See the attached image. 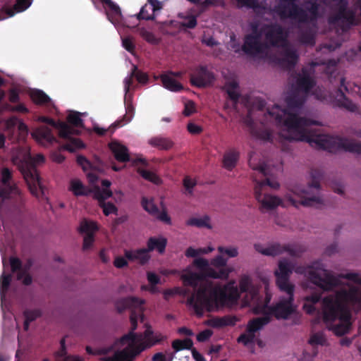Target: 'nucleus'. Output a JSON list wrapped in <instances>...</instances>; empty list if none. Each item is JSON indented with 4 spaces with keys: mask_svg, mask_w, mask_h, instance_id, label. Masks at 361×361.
Wrapping results in <instances>:
<instances>
[{
    "mask_svg": "<svg viewBox=\"0 0 361 361\" xmlns=\"http://www.w3.org/2000/svg\"><path fill=\"white\" fill-rule=\"evenodd\" d=\"M293 272L306 276L311 282L324 290L331 293L322 299V311L326 322H335L330 328L336 335L348 332L351 310L361 307V277L356 273L334 275L325 268L321 260L308 266L281 258L274 271L276 285L284 296H280L276 305L271 307L266 304V310L259 314L277 319H288L295 313L293 304L295 285L290 281Z\"/></svg>",
    "mask_w": 361,
    "mask_h": 361,
    "instance_id": "nucleus-1",
    "label": "nucleus"
},
{
    "mask_svg": "<svg viewBox=\"0 0 361 361\" xmlns=\"http://www.w3.org/2000/svg\"><path fill=\"white\" fill-rule=\"evenodd\" d=\"M249 166L255 171V196L262 212L273 210L279 206L285 207L287 205H292L298 209L301 206L319 207L324 204V200L320 192L319 175L312 173V180L306 187L294 185L288 188L282 199L276 195L262 192L266 185L272 189L279 188V182L275 179H271L269 176H275L281 171L282 162L280 159H249Z\"/></svg>",
    "mask_w": 361,
    "mask_h": 361,
    "instance_id": "nucleus-2",
    "label": "nucleus"
},
{
    "mask_svg": "<svg viewBox=\"0 0 361 361\" xmlns=\"http://www.w3.org/2000/svg\"><path fill=\"white\" fill-rule=\"evenodd\" d=\"M306 95L293 90L286 97V109L274 105L267 113L274 118L276 124L286 128L288 133L287 140L304 141L318 149L331 153L350 152L361 155V142L342 136L318 134L310 128L312 121L300 117L293 111L300 109L305 102Z\"/></svg>",
    "mask_w": 361,
    "mask_h": 361,
    "instance_id": "nucleus-3",
    "label": "nucleus"
},
{
    "mask_svg": "<svg viewBox=\"0 0 361 361\" xmlns=\"http://www.w3.org/2000/svg\"><path fill=\"white\" fill-rule=\"evenodd\" d=\"M239 288L234 280L221 286L212 282L201 284L188 300V304L193 309L198 317L204 312H212L219 307H232L237 304L240 293H245L243 300L245 306H249L255 314L266 310V304L269 303L271 295L266 290L264 298L259 295V286L253 283L248 274H242L238 281Z\"/></svg>",
    "mask_w": 361,
    "mask_h": 361,
    "instance_id": "nucleus-4",
    "label": "nucleus"
},
{
    "mask_svg": "<svg viewBox=\"0 0 361 361\" xmlns=\"http://www.w3.org/2000/svg\"><path fill=\"white\" fill-rule=\"evenodd\" d=\"M219 255L209 262L206 258L195 259L192 264L184 269L180 273V279L185 286L196 287L205 278L214 279H227L233 271V268L227 267V259L238 256V248L235 246H219Z\"/></svg>",
    "mask_w": 361,
    "mask_h": 361,
    "instance_id": "nucleus-5",
    "label": "nucleus"
},
{
    "mask_svg": "<svg viewBox=\"0 0 361 361\" xmlns=\"http://www.w3.org/2000/svg\"><path fill=\"white\" fill-rule=\"evenodd\" d=\"M138 318L142 320V314L137 315L133 312L130 316L131 330L116 343V350L111 357L102 359L100 361H133L134 357L145 349L157 343L161 338L153 336L151 329L147 328L143 334H135L133 331L137 328Z\"/></svg>",
    "mask_w": 361,
    "mask_h": 361,
    "instance_id": "nucleus-6",
    "label": "nucleus"
},
{
    "mask_svg": "<svg viewBox=\"0 0 361 361\" xmlns=\"http://www.w3.org/2000/svg\"><path fill=\"white\" fill-rule=\"evenodd\" d=\"M78 163L85 173L90 186L86 187L81 180L74 178L70 180L68 190L75 196H87L90 193L94 195V188H99L96 184L98 175L105 171V166L101 159H78Z\"/></svg>",
    "mask_w": 361,
    "mask_h": 361,
    "instance_id": "nucleus-7",
    "label": "nucleus"
},
{
    "mask_svg": "<svg viewBox=\"0 0 361 361\" xmlns=\"http://www.w3.org/2000/svg\"><path fill=\"white\" fill-rule=\"evenodd\" d=\"M19 169L24 176L28 188L32 194L36 197H39L44 194V188L38 173L35 169L36 159H17ZM37 161L39 159H37Z\"/></svg>",
    "mask_w": 361,
    "mask_h": 361,
    "instance_id": "nucleus-8",
    "label": "nucleus"
},
{
    "mask_svg": "<svg viewBox=\"0 0 361 361\" xmlns=\"http://www.w3.org/2000/svg\"><path fill=\"white\" fill-rule=\"evenodd\" d=\"M269 322V316L265 314L250 320L246 326L245 331L238 338V342L247 347L257 343L260 348H262L264 346L263 341L258 338L259 331Z\"/></svg>",
    "mask_w": 361,
    "mask_h": 361,
    "instance_id": "nucleus-9",
    "label": "nucleus"
},
{
    "mask_svg": "<svg viewBox=\"0 0 361 361\" xmlns=\"http://www.w3.org/2000/svg\"><path fill=\"white\" fill-rule=\"evenodd\" d=\"M281 19L290 18L298 23L308 22L309 15L305 9L295 4V0H281L274 9Z\"/></svg>",
    "mask_w": 361,
    "mask_h": 361,
    "instance_id": "nucleus-10",
    "label": "nucleus"
},
{
    "mask_svg": "<svg viewBox=\"0 0 361 361\" xmlns=\"http://www.w3.org/2000/svg\"><path fill=\"white\" fill-rule=\"evenodd\" d=\"M111 185V183L109 180H103L102 181V188H95L94 190V198L98 200L99 206L106 216L117 213V208L114 204L104 202L105 200L112 196V192L109 190Z\"/></svg>",
    "mask_w": 361,
    "mask_h": 361,
    "instance_id": "nucleus-11",
    "label": "nucleus"
},
{
    "mask_svg": "<svg viewBox=\"0 0 361 361\" xmlns=\"http://www.w3.org/2000/svg\"><path fill=\"white\" fill-rule=\"evenodd\" d=\"M262 30L269 47H279L287 42L284 29L278 23L264 25Z\"/></svg>",
    "mask_w": 361,
    "mask_h": 361,
    "instance_id": "nucleus-12",
    "label": "nucleus"
},
{
    "mask_svg": "<svg viewBox=\"0 0 361 361\" xmlns=\"http://www.w3.org/2000/svg\"><path fill=\"white\" fill-rule=\"evenodd\" d=\"M269 46L262 41L260 35H245L241 50L247 55L256 56L266 51Z\"/></svg>",
    "mask_w": 361,
    "mask_h": 361,
    "instance_id": "nucleus-13",
    "label": "nucleus"
},
{
    "mask_svg": "<svg viewBox=\"0 0 361 361\" xmlns=\"http://www.w3.org/2000/svg\"><path fill=\"white\" fill-rule=\"evenodd\" d=\"M336 7V13L329 18V23L337 24L341 22L343 24L345 23L347 28H349L354 23L355 12L348 8V2L345 0H339Z\"/></svg>",
    "mask_w": 361,
    "mask_h": 361,
    "instance_id": "nucleus-14",
    "label": "nucleus"
},
{
    "mask_svg": "<svg viewBox=\"0 0 361 361\" xmlns=\"http://www.w3.org/2000/svg\"><path fill=\"white\" fill-rule=\"evenodd\" d=\"M214 80V74L206 66H197L190 75V84L199 88L209 87Z\"/></svg>",
    "mask_w": 361,
    "mask_h": 361,
    "instance_id": "nucleus-15",
    "label": "nucleus"
},
{
    "mask_svg": "<svg viewBox=\"0 0 361 361\" xmlns=\"http://www.w3.org/2000/svg\"><path fill=\"white\" fill-rule=\"evenodd\" d=\"M11 172L7 168L1 170L0 185V199L1 202L13 198L19 194V190L15 184L10 182Z\"/></svg>",
    "mask_w": 361,
    "mask_h": 361,
    "instance_id": "nucleus-16",
    "label": "nucleus"
},
{
    "mask_svg": "<svg viewBox=\"0 0 361 361\" xmlns=\"http://www.w3.org/2000/svg\"><path fill=\"white\" fill-rule=\"evenodd\" d=\"M254 248L258 253L269 257H276L286 252H288L291 255H298L294 253L288 245H281L278 243H269L267 244L257 243L254 244Z\"/></svg>",
    "mask_w": 361,
    "mask_h": 361,
    "instance_id": "nucleus-17",
    "label": "nucleus"
},
{
    "mask_svg": "<svg viewBox=\"0 0 361 361\" xmlns=\"http://www.w3.org/2000/svg\"><path fill=\"white\" fill-rule=\"evenodd\" d=\"M281 47L282 48L281 63L288 70L294 68L299 59L297 50L288 42L282 44Z\"/></svg>",
    "mask_w": 361,
    "mask_h": 361,
    "instance_id": "nucleus-18",
    "label": "nucleus"
},
{
    "mask_svg": "<svg viewBox=\"0 0 361 361\" xmlns=\"http://www.w3.org/2000/svg\"><path fill=\"white\" fill-rule=\"evenodd\" d=\"M39 120L59 130V135L64 139H70L71 135L78 134L79 133L78 130L63 121H55L54 119L46 116L40 117Z\"/></svg>",
    "mask_w": 361,
    "mask_h": 361,
    "instance_id": "nucleus-19",
    "label": "nucleus"
},
{
    "mask_svg": "<svg viewBox=\"0 0 361 361\" xmlns=\"http://www.w3.org/2000/svg\"><path fill=\"white\" fill-rule=\"evenodd\" d=\"M342 87H343L345 90L348 91V87L345 85L344 78H341V87L338 88L335 92L336 105L338 107L344 108L350 112L357 111L358 110V106L346 97L342 90Z\"/></svg>",
    "mask_w": 361,
    "mask_h": 361,
    "instance_id": "nucleus-20",
    "label": "nucleus"
},
{
    "mask_svg": "<svg viewBox=\"0 0 361 361\" xmlns=\"http://www.w3.org/2000/svg\"><path fill=\"white\" fill-rule=\"evenodd\" d=\"M6 128L9 133L14 136L17 133L16 139L18 141L24 140L28 135V128L21 120L16 117H11L6 121Z\"/></svg>",
    "mask_w": 361,
    "mask_h": 361,
    "instance_id": "nucleus-21",
    "label": "nucleus"
},
{
    "mask_svg": "<svg viewBox=\"0 0 361 361\" xmlns=\"http://www.w3.org/2000/svg\"><path fill=\"white\" fill-rule=\"evenodd\" d=\"M245 123L250 128L251 134L256 138L264 141L271 140L272 134L269 130L266 128L257 129L255 128V123L252 116V109H249L245 118Z\"/></svg>",
    "mask_w": 361,
    "mask_h": 361,
    "instance_id": "nucleus-22",
    "label": "nucleus"
},
{
    "mask_svg": "<svg viewBox=\"0 0 361 361\" xmlns=\"http://www.w3.org/2000/svg\"><path fill=\"white\" fill-rule=\"evenodd\" d=\"M32 136L39 144L48 146L56 142V138L52 133L51 130L47 126H42L35 129Z\"/></svg>",
    "mask_w": 361,
    "mask_h": 361,
    "instance_id": "nucleus-23",
    "label": "nucleus"
},
{
    "mask_svg": "<svg viewBox=\"0 0 361 361\" xmlns=\"http://www.w3.org/2000/svg\"><path fill=\"white\" fill-rule=\"evenodd\" d=\"M9 262L12 271L18 273V279L22 281L25 285L30 284L32 281V279L27 273V265L22 266L19 259L15 257H11Z\"/></svg>",
    "mask_w": 361,
    "mask_h": 361,
    "instance_id": "nucleus-24",
    "label": "nucleus"
},
{
    "mask_svg": "<svg viewBox=\"0 0 361 361\" xmlns=\"http://www.w3.org/2000/svg\"><path fill=\"white\" fill-rule=\"evenodd\" d=\"M147 248H142L135 250H126L125 257L130 261H135L140 264H144L150 259Z\"/></svg>",
    "mask_w": 361,
    "mask_h": 361,
    "instance_id": "nucleus-25",
    "label": "nucleus"
},
{
    "mask_svg": "<svg viewBox=\"0 0 361 361\" xmlns=\"http://www.w3.org/2000/svg\"><path fill=\"white\" fill-rule=\"evenodd\" d=\"M33 0H16L13 8L3 6L0 9L1 13H6L8 17H12L16 13H20L27 9L32 4Z\"/></svg>",
    "mask_w": 361,
    "mask_h": 361,
    "instance_id": "nucleus-26",
    "label": "nucleus"
},
{
    "mask_svg": "<svg viewBox=\"0 0 361 361\" xmlns=\"http://www.w3.org/2000/svg\"><path fill=\"white\" fill-rule=\"evenodd\" d=\"M145 300L137 298H128L117 301L116 306L118 312H122L126 308H138L142 311V305Z\"/></svg>",
    "mask_w": 361,
    "mask_h": 361,
    "instance_id": "nucleus-27",
    "label": "nucleus"
},
{
    "mask_svg": "<svg viewBox=\"0 0 361 361\" xmlns=\"http://www.w3.org/2000/svg\"><path fill=\"white\" fill-rule=\"evenodd\" d=\"M109 147L114 155V158H130L128 147L118 140H112L109 143Z\"/></svg>",
    "mask_w": 361,
    "mask_h": 361,
    "instance_id": "nucleus-28",
    "label": "nucleus"
},
{
    "mask_svg": "<svg viewBox=\"0 0 361 361\" xmlns=\"http://www.w3.org/2000/svg\"><path fill=\"white\" fill-rule=\"evenodd\" d=\"M296 85L297 87L295 90H298L306 95L314 87V81L309 75H304L297 79Z\"/></svg>",
    "mask_w": 361,
    "mask_h": 361,
    "instance_id": "nucleus-29",
    "label": "nucleus"
},
{
    "mask_svg": "<svg viewBox=\"0 0 361 361\" xmlns=\"http://www.w3.org/2000/svg\"><path fill=\"white\" fill-rule=\"evenodd\" d=\"M167 240L164 237H152L147 240V250L149 252L157 250L159 253H163L165 250Z\"/></svg>",
    "mask_w": 361,
    "mask_h": 361,
    "instance_id": "nucleus-30",
    "label": "nucleus"
},
{
    "mask_svg": "<svg viewBox=\"0 0 361 361\" xmlns=\"http://www.w3.org/2000/svg\"><path fill=\"white\" fill-rule=\"evenodd\" d=\"M238 321L235 316H225L223 317H216L207 322V324L214 328H220L226 326H233Z\"/></svg>",
    "mask_w": 361,
    "mask_h": 361,
    "instance_id": "nucleus-31",
    "label": "nucleus"
},
{
    "mask_svg": "<svg viewBox=\"0 0 361 361\" xmlns=\"http://www.w3.org/2000/svg\"><path fill=\"white\" fill-rule=\"evenodd\" d=\"M161 80L163 86L172 92H180L183 90L182 84L175 80L171 75L164 74L161 75Z\"/></svg>",
    "mask_w": 361,
    "mask_h": 361,
    "instance_id": "nucleus-32",
    "label": "nucleus"
},
{
    "mask_svg": "<svg viewBox=\"0 0 361 361\" xmlns=\"http://www.w3.org/2000/svg\"><path fill=\"white\" fill-rule=\"evenodd\" d=\"M187 225L198 228H206L208 229H212L213 228L210 218L206 215L189 219L187 221Z\"/></svg>",
    "mask_w": 361,
    "mask_h": 361,
    "instance_id": "nucleus-33",
    "label": "nucleus"
},
{
    "mask_svg": "<svg viewBox=\"0 0 361 361\" xmlns=\"http://www.w3.org/2000/svg\"><path fill=\"white\" fill-rule=\"evenodd\" d=\"M320 295L313 293L304 298L303 309L308 314H312L317 310L316 305L320 300Z\"/></svg>",
    "mask_w": 361,
    "mask_h": 361,
    "instance_id": "nucleus-34",
    "label": "nucleus"
},
{
    "mask_svg": "<svg viewBox=\"0 0 361 361\" xmlns=\"http://www.w3.org/2000/svg\"><path fill=\"white\" fill-rule=\"evenodd\" d=\"M149 143L152 147L165 150L171 149L173 145V142L169 138L160 136L152 137L149 140Z\"/></svg>",
    "mask_w": 361,
    "mask_h": 361,
    "instance_id": "nucleus-35",
    "label": "nucleus"
},
{
    "mask_svg": "<svg viewBox=\"0 0 361 361\" xmlns=\"http://www.w3.org/2000/svg\"><path fill=\"white\" fill-rule=\"evenodd\" d=\"M134 115V108L131 104L126 106V114L120 120L115 121L109 128L114 132L116 128H121L130 122Z\"/></svg>",
    "mask_w": 361,
    "mask_h": 361,
    "instance_id": "nucleus-36",
    "label": "nucleus"
},
{
    "mask_svg": "<svg viewBox=\"0 0 361 361\" xmlns=\"http://www.w3.org/2000/svg\"><path fill=\"white\" fill-rule=\"evenodd\" d=\"M99 1L109 8V12H107V16L111 22H113V18L118 19L121 16L120 7L111 0Z\"/></svg>",
    "mask_w": 361,
    "mask_h": 361,
    "instance_id": "nucleus-37",
    "label": "nucleus"
},
{
    "mask_svg": "<svg viewBox=\"0 0 361 361\" xmlns=\"http://www.w3.org/2000/svg\"><path fill=\"white\" fill-rule=\"evenodd\" d=\"M30 97L34 103L38 105H44L51 102L50 97L42 90H34L30 93Z\"/></svg>",
    "mask_w": 361,
    "mask_h": 361,
    "instance_id": "nucleus-38",
    "label": "nucleus"
},
{
    "mask_svg": "<svg viewBox=\"0 0 361 361\" xmlns=\"http://www.w3.org/2000/svg\"><path fill=\"white\" fill-rule=\"evenodd\" d=\"M11 158H33L30 153L28 147L25 146L24 144L22 145H18L15 148L14 154ZM35 158H44V155L42 154H38Z\"/></svg>",
    "mask_w": 361,
    "mask_h": 361,
    "instance_id": "nucleus-39",
    "label": "nucleus"
},
{
    "mask_svg": "<svg viewBox=\"0 0 361 361\" xmlns=\"http://www.w3.org/2000/svg\"><path fill=\"white\" fill-rule=\"evenodd\" d=\"M98 230V226L94 221L83 219L80 225V231L85 235H94Z\"/></svg>",
    "mask_w": 361,
    "mask_h": 361,
    "instance_id": "nucleus-40",
    "label": "nucleus"
},
{
    "mask_svg": "<svg viewBox=\"0 0 361 361\" xmlns=\"http://www.w3.org/2000/svg\"><path fill=\"white\" fill-rule=\"evenodd\" d=\"M137 172L145 180L152 182L156 185H160L162 183L161 179L154 172L144 169H137Z\"/></svg>",
    "mask_w": 361,
    "mask_h": 361,
    "instance_id": "nucleus-41",
    "label": "nucleus"
},
{
    "mask_svg": "<svg viewBox=\"0 0 361 361\" xmlns=\"http://www.w3.org/2000/svg\"><path fill=\"white\" fill-rule=\"evenodd\" d=\"M61 349L56 353L57 361H81L80 358L78 356L67 355L65 349V340L62 339L61 341Z\"/></svg>",
    "mask_w": 361,
    "mask_h": 361,
    "instance_id": "nucleus-42",
    "label": "nucleus"
},
{
    "mask_svg": "<svg viewBox=\"0 0 361 361\" xmlns=\"http://www.w3.org/2000/svg\"><path fill=\"white\" fill-rule=\"evenodd\" d=\"M11 281V275L6 274L5 271H4L0 278V293L1 300H3L6 297V293L8 289Z\"/></svg>",
    "mask_w": 361,
    "mask_h": 361,
    "instance_id": "nucleus-43",
    "label": "nucleus"
},
{
    "mask_svg": "<svg viewBox=\"0 0 361 361\" xmlns=\"http://www.w3.org/2000/svg\"><path fill=\"white\" fill-rule=\"evenodd\" d=\"M298 40L302 44L314 46L315 44L314 35L311 30L302 31L298 36Z\"/></svg>",
    "mask_w": 361,
    "mask_h": 361,
    "instance_id": "nucleus-44",
    "label": "nucleus"
},
{
    "mask_svg": "<svg viewBox=\"0 0 361 361\" xmlns=\"http://www.w3.org/2000/svg\"><path fill=\"white\" fill-rule=\"evenodd\" d=\"M67 122L75 128H84V123L81 118V114L78 111H71L66 118Z\"/></svg>",
    "mask_w": 361,
    "mask_h": 361,
    "instance_id": "nucleus-45",
    "label": "nucleus"
},
{
    "mask_svg": "<svg viewBox=\"0 0 361 361\" xmlns=\"http://www.w3.org/2000/svg\"><path fill=\"white\" fill-rule=\"evenodd\" d=\"M42 314V312L39 309L26 310L24 313L25 315V323L24 328L25 329H27L29 326V324L40 317Z\"/></svg>",
    "mask_w": 361,
    "mask_h": 361,
    "instance_id": "nucleus-46",
    "label": "nucleus"
},
{
    "mask_svg": "<svg viewBox=\"0 0 361 361\" xmlns=\"http://www.w3.org/2000/svg\"><path fill=\"white\" fill-rule=\"evenodd\" d=\"M238 85L235 82H231L228 84L226 92L229 98L234 102L237 103L240 98V94L236 91Z\"/></svg>",
    "mask_w": 361,
    "mask_h": 361,
    "instance_id": "nucleus-47",
    "label": "nucleus"
},
{
    "mask_svg": "<svg viewBox=\"0 0 361 361\" xmlns=\"http://www.w3.org/2000/svg\"><path fill=\"white\" fill-rule=\"evenodd\" d=\"M142 204L143 208L152 215H154L158 213V209L154 203L152 198L143 197L142 200Z\"/></svg>",
    "mask_w": 361,
    "mask_h": 361,
    "instance_id": "nucleus-48",
    "label": "nucleus"
},
{
    "mask_svg": "<svg viewBox=\"0 0 361 361\" xmlns=\"http://www.w3.org/2000/svg\"><path fill=\"white\" fill-rule=\"evenodd\" d=\"M140 36L147 42L152 44H158L159 39L155 36V35L144 28H142L140 32Z\"/></svg>",
    "mask_w": 361,
    "mask_h": 361,
    "instance_id": "nucleus-49",
    "label": "nucleus"
},
{
    "mask_svg": "<svg viewBox=\"0 0 361 361\" xmlns=\"http://www.w3.org/2000/svg\"><path fill=\"white\" fill-rule=\"evenodd\" d=\"M172 346L176 351H179L183 349H189L192 346V342L190 339H185L183 341L175 340Z\"/></svg>",
    "mask_w": 361,
    "mask_h": 361,
    "instance_id": "nucleus-50",
    "label": "nucleus"
},
{
    "mask_svg": "<svg viewBox=\"0 0 361 361\" xmlns=\"http://www.w3.org/2000/svg\"><path fill=\"white\" fill-rule=\"evenodd\" d=\"M84 147L85 145L80 139L73 138L70 140V142L64 146V148L69 152H74L75 150L82 149Z\"/></svg>",
    "mask_w": 361,
    "mask_h": 361,
    "instance_id": "nucleus-51",
    "label": "nucleus"
},
{
    "mask_svg": "<svg viewBox=\"0 0 361 361\" xmlns=\"http://www.w3.org/2000/svg\"><path fill=\"white\" fill-rule=\"evenodd\" d=\"M319 5L314 1L311 2L310 6L307 8V11L311 14V17H309V20H316L319 17Z\"/></svg>",
    "mask_w": 361,
    "mask_h": 361,
    "instance_id": "nucleus-52",
    "label": "nucleus"
},
{
    "mask_svg": "<svg viewBox=\"0 0 361 361\" xmlns=\"http://www.w3.org/2000/svg\"><path fill=\"white\" fill-rule=\"evenodd\" d=\"M326 339L325 336L322 332H318L313 334L310 340V342L312 344L315 345H324L326 343Z\"/></svg>",
    "mask_w": 361,
    "mask_h": 361,
    "instance_id": "nucleus-53",
    "label": "nucleus"
},
{
    "mask_svg": "<svg viewBox=\"0 0 361 361\" xmlns=\"http://www.w3.org/2000/svg\"><path fill=\"white\" fill-rule=\"evenodd\" d=\"M240 6H245L248 8L257 9L260 8V5L257 0H236Z\"/></svg>",
    "mask_w": 361,
    "mask_h": 361,
    "instance_id": "nucleus-54",
    "label": "nucleus"
},
{
    "mask_svg": "<svg viewBox=\"0 0 361 361\" xmlns=\"http://www.w3.org/2000/svg\"><path fill=\"white\" fill-rule=\"evenodd\" d=\"M196 185V181L189 176H186L183 180V186L188 195L192 194L193 188Z\"/></svg>",
    "mask_w": 361,
    "mask_h": 361,
    "instance_id": "nucleus-55",
    "label": "nucleus"
},
{
    "mask_svg": "<svg viewBox=\"0 0 361 361\" xmlns=\"http://www.w3.org/2000/svg\"><path fill=\"white\" fill-rule=\"evenodd\" d=\"M135 71H137V66H133L130 75L124 79V90L126 93L128 92L130 87L133 83V78L135 73Z\"/></svg>",
    "mask_w": 361,
    "mask_h": 361,
    "instance_id": "nucleus-56",
    "label": "nucleus"
},
{
    "mask_svg": "<svg viewBox=\"0 0 361 361\" xmlns=\"http://www.w3.org/2000/svg\"><path fill=\"white\" fill-rule=\"evenodd\" d=\"M185 21L180 23V26L185 28L193 29L196 27L197 22L194 16H188Z\"/></svg>",
    "mask_w": 361,
    "mask_h": 361,
    "instance_id": "nucleus-57",
    "label": "nucleus"
},
{
    "mask_svg": "<svg viewBox=\"0 0 361 361\" xmlns=\"http://www.w3.org/2000/svg\"><path fill=\"white\" fill-rule=\"evenodd\" d=\"M137 18L138 20H154V15L149 14L148 11L145 9V6H142L140 13L137 15Z\"/></svg>",
    "mask_w": 361,
    "mask_h": 361,
    "instance_id": "nucleus-58",
    "label": "nucleus"
},
{
    "mask_svg": "<svg viewBox=\"0 0 361 361\" xmlns=\"http://www.w3.org/2000/svg\"><path fill=\"white\" fill-rule=\"evenodd\" d=\"M195 111V105L192 101H189L185 104L183 114L185 116H190Z\"/></svg>",
    "mask_w": 361,
    "mask_h": 361,
    "instance_id": "nucleus-59",
    "label": "nucleus"
},
{
    "mask_svg": "<svg viewBox=\"0 0 361 361\" xmlns=\"http://www.w3.org/2000/svg\"><path fill=\"white\" fill-rule=\"evenodd\" d=\"M157 219L159 220L166 223V224H171V218L168 215L165 209H163L161 212L158 210V213L154 215Z\"/></svg>",
    "mask_w": 361,
    "mask_h": 361,
    "instance_id": "nucleus-60",
    "label": "nucleus"
},
{
    "mask_svg": "<svg viewBox=\"0 0 361 361\" xmlns=\"http://www.w3.org/2000/svg\"><path fill=\"white\" fill-rule=\"evenodd\" d=\"M135 73L134 77L136 78L137 80L142 84H146L149 80V77L147 73L139 71L137 68V71H135Z\"/></svg>",
    "mask_w": 361,
    "mask_h": 361,
    "instance_id": "nucleus-61",
    "label": "nucleus"
},
{
    "mask_svg": "<svg viewBox=\"0 0 361 361\" xmlns=\"http://www.w3.org/2000/svg\"><path fill=\"white\" fill-rule=\"evenodd\" d=\"M200 248H195L192 247H188L185 251V256L188 257H197V259L199 256L202 255V253L200 252Z\"/></svg>",
    "mask_w": 361,
    "mask_h": 361,
    "instance_id": "nucleus-62",
    "label": "nucleus"
},
{
    "mask_svg": "<svg viewBox=\"0 0 361 361\" xmlns=\"http://www.w3.org/2000/svg\"><path fill=\"white\" fill-rule=\"evenodd\" d=\"M123 47L129 52H132L135 49V44L130 37H125L122 39Z\"/></svg>",
    "mask_w": 361,
    "mask_h": 361,
    "instance_id": "nucleus-63",
    "label": "nucleus"
},
{
    "mask_svg": "<svg viewBox=\"0 0 361 361\" xmlns=\"http://www.w3.org/2000/svg\"><path fill=\"white\" fill-rule=\"evenodd\" d=\"M94 243V235H85L83 238V249H90Z\"/></svg>",
    "mask_w": 361,
    "mask_h": 361,
    "instance_id": "nucleus-64",
    "label": "nucleus"
}]
</instances>
